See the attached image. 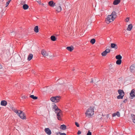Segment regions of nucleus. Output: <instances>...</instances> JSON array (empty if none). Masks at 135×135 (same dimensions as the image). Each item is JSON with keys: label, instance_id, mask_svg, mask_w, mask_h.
I'll return each mask as SVG.
<instances>
[{"label": "nucleus", "instance_id": "obj_25", "mask_svg": "<svg viewBox=\"0 0 135 135\" xmlns=\"http://www.w3.org/2000/svg\"><path fill=\"white\" fill-rule=\"evenodd\" d=\"M131 116L132 117V119L133 123H135V115L133 114H131Z\"/></svg>", "mask_w": 135, "mask_h": 135}, {"label": "nucleus", "instance_id": "obj_21", "mask_svg": "<svg viewBox=\"0 0 135 135\" xmlns=\"http://www.w3.org/2000/svg\"><path fill=\"white\" fill-rule=\"evenodd\" d=\"M66 128V126L64 124L61 125L60 127V128L63 130H65Z\"/></svg>", "mask_w": 135, "mask_h": 135}, {"label": "nucleus", "instance_id": "obj_32", "mask_svg": "<svg viewBox=\"0 0 135 135\" xmlns=\"http://www.w3.org/2000/svg\"><path fill=\"white\" fill-rule=\"evenodd\" d=\"M11 0H8V1L6 2V7H7V6L8 5H9L10 2L11 1Z\"/></svg>", "mask_w": 135, "mask_h": 135}, {"label": "nucleus", "instance_id": "obj_43", "mask_svg": "<svg viewBox=\"0 0 135 135\" xmlns=\"http://www.w3.org/2000/svg\"><path fill=\"white\" fill-rule=\"evenodd\" d=\"M37 2L39 4H41V2L40 1H38Z\"/></svg>", "mask_w": 135, "mask_h": 135}, {"label": "nucleus", "instance_id": "obj_27", "mask_svg": "<svg viewBox=\"0 0 135 135\" xmlns=\"http://www.w3.org/2000/svg\"><path fill=\"white\" fill-rule=\"evenodd\" d=\"M51 40L53 41H55L56 40V37L54 36H52L51 37Z\"/></svg>", "mask_w": 135, "mask_h": 135}, {"label": "nucleus", "instance_id": "obj_36", "mask_svg": "<svg viewBox=\"0 0 135 135\" xmlns=\"http://www.w3.org/2000/svg\"><path fill=\"white\" fill-rule=\"evenodd\" d=\"M87 135H91V133L89 131H88L87 134Z\"/></svg>", "mask_w": 135, "mask_h": 135}, {"label": "nucleus", "instance_id": "obj_38", "mask_svg": "<svg viewBox=\"0 0 135 135\" xmlns=\"http://www.w3.org/2000/svg\"><path fill=\"white\" fill-rule=\"evenodd\" d=\"M81 133V132L80 131H78V132H77V134L78 135L80 134Z\"/></svg>", "mask_w": 135, "mask_h": 135}, {"label": "nucleus", "instance_id": "obj_6", "mask_svg": "<svg viewBox=\"0 0 135 135\" xmlns=\"http://www.w3.org/2000/svg\"><path fill=\"white\" fill-rule=\"evenodd\" d=\"M56 6L55 9L56 11L59 12L61 11V8L60 6V4H57Z\"/></svg>", "mask_w": 135, "mask_h": 135}, {"label": "nucleus", "instance_id": "obj_9", "mask_svg": "<svg viewBox=\"0 0 135 135\" xmlns=\"http://www.w3.org/2000/svg\"><path fill=\"white\" fill-rule=\"evenodd\" d=\"M45 132L48 135H50L51 134V130L49 129V128H46L44 130Z\"/></svg>", "mask_w": 135, "mask_h": 135}, {"label": "nucleus", "instance_id": "obj_12", "mask_svg": "<svg viewBox=\"0 0 135 135\" xmlns=\"http://www.w3.org/2000/svg\"><path fill=\"white\" fill-rule=\"evenodd\" d=\"M53 108L55 110V112L57 111H59L60 110V109L58 108V107L55 104H54Z\"/></svg>", "mask_w": 135, "mask_h": 135}, {"label": "nucleus", "instance_id": "obj_33", "mask_svg": "<svg viewBox=\"0 0 135 135\" xmlns=\"http://www.w3.org/2000/svg\"><path fill=\"white\" fill-rule=\"evenodd\" d=\"M75 124L76 126L77 127H79V124L77 122H75Z\"/></svg>", "mask_w": 135, "mask_h": 135}, {"label": "nucleus", "instance_id": "obj_34", "mask_svg": "<svg viewBox=\"0 0 135 135\" xmlns=\"http://www.w3.org/2000/svg\"><path fill=\"white\" fill-rule=\"evenodd\" d=\"M14 112L16 114H17L18 115V113H20V112H19V110H15L14 111Z\"/></svg>", "mask_w": 135, "mask_h": 135}, {"label": "nucleus", "instance_id": "obj_39", "mask_svg": "<svg viewBox=\"0 0 135 135\" xmlns=\"http://www.w3.org/2000/svg\"><path fill=\"white\" fill-rule=\"evenodd\" d=\"M26 96L25 95L22 96V98L23 99H26Z\"/></svg>", "mask_w": 135, "mask_h": 135}, {"label": "nucleus", "instance_id": "obj_10", "mask_svg": "<svg viewBox=\"0 0 135 135\" xmlns=\"http://www.w3.org/2000/svg\"><path fill=\"white\" fill-rule=\"evenodd\" d=\"M130 95L131 97H135V90L133 89L130 93Z\"/></svg>", "mask_w": 135, "mask_h": 135}, {"label": "nucleus", "instance_id": "obj_19", "mask_svg": "<svg viewBox=\"0 0 135 135\" xmlns=\"http://www.w3.org/2000/svg\"><path fill=\"white\" fill-rule=\"evenodd\" d=\"M111 47L113 48H115L117 49V46L115 44L111 43Z\"/></svg>", "mask_w": 135, "mask_h": 135}, {"label": "nucleus", "instance_id": "obj_3", "mask_svg": "<svg viewBox=\"0 0 135 135\" xmlns=\"http://www.w3.org/2000/svg\"><path fill=\"white\" fill-rule=\"evenodd\" d=\"M61 98L60 96H56L54 97H52L50 98L51 100L55 103L58 102Z\"/></svg>", "mask_w": 135, "mask_h": 135}, {"label": "nucleus", "instance_id": "obj_37", "mask_svg": "<svg viewBox=\"0 0 135 135\" xmlns=\"http://www.w3.org/2000/svg\"><path fill=\"white\" fill-rule=\"evenodd\" d=\"M129 17H127L126 19V22H128L129 21Z\"/></svg>", "mask_w": 135, "mask_h": 135}, {"label": "nucleus", "instance_id": "obj_4", "mask_svg": "<svg viewBox=\"0 0 135 135\" xmlns=\"http://www.w3.org/2000/svg\"><path fill=\"white\" fill-rule=\"evenodd\" d=\"M19 112H20V113H18V115L21 119H26V117L25 115V114L23 112L20 110H19Z\"/></svg>", "mask_w": 135, "mask_h": 135}, {"label": "nucleus", "instance_id": "obj_41", "mask_svg": "<svg viewBox=\"0 0 135 135\" xmlns=\"http://www.w3.org/2000/svg\"><path fill=\"white\" fill-rule=\"evenodd\" d=\"M127 101V99H125L124 100H123V102L124 103H126Z\"/></svg>", "mask_w": 135, "mask_h": 135}, {"label": "nucleus", "instance_id": "obj_26", "mask_svg": "<svg viewBox=\"0 0 135 135\" xmlns=\"http://www.w3.org/2000/svg\"><path fill=\"white\" fill-rule=\"evenodd\" d=\"M30 97L35 100L37 98V97L33 95H31L30 96Z\"/></svg>", "mask_w": 135, "mask_h": 135}, {"label": "nucleus", "instance_id": "obj_16", "mask_svg": "<svg viewBox=\"0 0 135 135\" xmlns=\"http://www.w3.org/2000/svg\"><path fill=\"white\" fill-rule=\"evenodd\" d=\"M66 49L70 51H72L74 50V48L72 46H68L66 47Z\"/></svg>", "mask_w": 135, "mask_h": 135}, {"label": "nucleus", "instance_id": "obj_17", "mask_svg": "<svg viewBox=\"0 0 135 135\" xmlns=\"http://www.w3.org/2000/svg\"><path fill=\"white\" fill-rule=\"evenodd\" d=\"M120 1V0H114L113 2V4L116 5L118 4Z\"/></svg>", "mask_w": 135, "mask_h": 135}, {"label": "nucleus", "instance_id": "obj_42", "mask_svg": "<svg viewBox=\"0 0 135 135\" xmlns=\"http://www.w3.org/2000/svg\"><path fill=\"white\" fill-rule=\"evenodd\" d=\"M91 81H90V83H93V79H91Z\"/></svg>", "mask_w": 135, "mask_h": 135}, {"label": "nucleus", "instance_id": "obj_5", "mask_svg": "<svg viewBox=\"0 0 135 135\" xmlns=\"http://www.w3.org/2000/svg\"><path fill=\"white\" fill-rule=\"evenodd\" d=\"M55 113H57V117L58 119L59 120H61V118L62 116V113L61 112V110H60L59 111H57L55 112Z\"/></svg>", "mask_w": 135, "mask_h": 135}, {"label": "nucleus", "instance_id": "obj_14", "mask_svg": "<svg viewBox=\"0 0 135 135\" xmlns=\"http://www.w3.org/2000/svg\"><path fill=\"white\" fill-rule=\"evenodd\" d=\"M55 3H54L53 1H51L49 2V4L51 7H54L55 6Z\"/></svg>", "mask_w": 135, "mask_h": 135}, {"label": "nucleus", "instance_id": "obj_29", "mask_svg": "<svg viewBox=\"0 0 135 135\" xmlns=\"http://www.w3.org/2000/svg\"><path fill=\"white\" fill-rule=\"evenodd\" d=\"M95 42V39L94 38L91 39L90 41V43L92 44H94Z\"/></svg>", "mask_w": 135, "mask_h": 135}, {"label": "nucleus", "instance_id": "obj_7", "mask_svg": "<svg viewBox=\"0 0 135 135\" xmlns=\"http://www.w3.org/2000/svg\"><path fill=\"white\" fill-rule=\"evenodd\" d=\"M130 71L131 72L134 73L135 72V65H132L130 68Z\"/></svg>", "mask_w": 135, "mask_h": 135}, {"label": "nucleus", "instance_id": "obj_31", "mask_svg": "<svg viewBox=\"0 0 135 135\" xmlns=\"http://www.w3.org/2000/svg\"><path fill=\"white\" fill-rule=\"evenodd\" d=\"M57 135H66L65 133H61L60 132H58L57 133Z\"/></svg>", "mask_w": 135, "mask_h": 135}, {"label": "nucleus", "instance_id": "obj_35", "mask_svg": "<svg viewBox=\"0 0 135 135\" xmlns=\"http://www.w3.org/2000/svg\"><path fill=\"white\" fill-rule=\"evenodd\" d=\"M115 113H116V115H117V116L118 117H119L120 116V113L118 112H117Z\"/></svg>", "mask_w": 135, "mask_h": 135}, {"label": "nucleus", "instance_id": "obj_18", "mask_svg": "<svg viewBox=\"0 0 135 135\" xmlns=\"http://www.w3.org/2000/svg\"><path fill=\"white\" fill-rule=\"evenodd\" d=\"M132 24L129 25L127 28V30L129 31H131L132 28Z\"/></svg>", "mask_w": 135, "mask_h": 135}, {"label": "nucleus", "instance_id": "obj_13", "mask_svg": "<svg viewBox=\"0 0 135 135\" xmlns=\"http://www.w3.org/2000/svg\"><path fill=\"white\" fill-rule=\"evenodd\" d=\"M118 91L119 94V95H123V96H124V93L123 91V90L119 89L118 90Z\"/></svg>", "mask_w": 135, "mask_h": 135}, {"label": "nucleus", "instance_id": "obj_30", "mask_svg": "<svg viewBox=\"0 0 135 135\" xmlns=\"http://www.w3.org/2000/svg\"><path fill=\"white\" fill-rule=\"evenodd\" d=\"M124 96L120 95H119L117 97V98L118 99H122Z\"/></svg>", "mask_w": 135, "mask_h": 135}, {"label": "nucleus", "instance_id": "obj_44", "mask_svg": "<svg viewBox=\"0 0 135 135\" xmlns=\"http://www.w3.org/2000/svg\"><path fill=\"white\" fill-rule=\"evenodd\" d=\"M2 68V67L1 65L0 64V69H1Z\"/></svg>", "mask_w": 135, "mask_h": 135}, {"label": "nucleus", "instance_id": "obj_24", "mask_svg": "<svg viewBox=\"0 0 135 135\" xmlns=\"http://www.w3.org/2000/svg\"><path fill=\"white\" fill-rule=\"evenodd\" d=\"M34 31L36 33H37L38 32V27L37 26H36L34 28Z\"/></svg>", "mask_w": 135, "mask_h": 135}, {"label": "nucleus", "instance_id": "obj_1", "mask_svg": "<svg viewBox=\"0 0 135 135\" xmlns=\"http://www.w3.org/2000/svg\"><path fill=\"white\" fill-rule=\"evenodd\" d=\"M117 17L116 13L114 11H113L111 14L108 15L105 20L106 22L109 23L113 21Z\"/></svg>", "mask_w": 135, "mask_h": 135}, {"label": "nucleus", "instance_id": "obj_20", "mask_svg": "<svg viewBox=\"0 0 135 135\" xmlns=\"http://www.w3.org/2000/svg\"><path fill=\"white\" fill-rule=\"evenodd\" d=\"M33 56V55L32 54H30L28 56L27 60L28 61L30 60L32 58Z\"/></svg>", "mask_w": 135, "mask_h": 135}, {"label": "nucleus", "instance_id": "obj_23", "mask_svg": "<svg viewBox=\"0 0 135 135\" xmlns=\"http://www.w3.org/2000/svg\"><path fill=\"white\" fill-rule=\"evenodd\" d=\"M115 58L116 59L118 60H121L122 58V56L120 55H117L115 57Z\"/></svg>", "mask_w": 135, "mask_h": 135}, {"label": "nucleus", "instance_id": "obj_15", "mask_svg": "<svg viewBox=\"0 0 135 135\" xmlns=\"http://www.w3.org/2000/svg\"><path fill=\"white\" fill-rule=\"evenodd\" d=\"M7 101L5 100H3L1 101V104L2 106H5L7 105Z\"/></svg>", "mask_w": 135, "mask_h": 135}, {"label": "nucleus", "instance_id": "obj_22", "mask_svg": "<svg viewBox=\"0 0 135 135\" xmlns=\"http://www.w3.org/2000/svg\"><path fill=\"white\" fill-rule=\"evenodd\" d=\"M28 7V6L27 4H24L23 6V8L25 10L27 9Z\"/></svg>", "mask_w": 135, "mask_h": 135}, {"label": "nucleus", "instance_id": "obj_11", "mask_svg": "<svg viewBox=\"0 0 135 135\" xmlns=\"http://www.w3.org/2000/svg\"><path fill=\"white\" fill-rule=\"evenodd\" d=\"M41 54L44 56H46L48 55L47 53L46 52V51L44 50H42Z\"/></svg>", "mask_w": 135, "mask_h": 135}, {"label": "nucleus", "instance_id": "obj_8", "mask_svg": "<svg viewBox=\"0 0 135 135\" xmlns=\"http://www.w3.org/2000/svg\"><path fill=\"white\" fill-rule=\"evenodd\" d=\"M110 51V50L109 49H106L105 51L102 53V55L103 56H105L107 53L109 52Z\"/></svg>", "mask_w": 135, "mask_h": 135}, {"label": "nucleus", "instance_id": "obj_28", "mask_svg": "<svg viewBox=\"0 0 135 135\" xmlns=\"http://www.w3.org/2000/svg\"><path fill=\"white\" fill-rule=\"evenodd\" d=\"M122 62L121 60H117L116 61V63L117 65H120Z\"/></svg>", "mask_w": 135, "mask_h": 135}, {"label": "nucleus", "instance_id": "obj_40", "mask_svg": "<svg viewBox=\"0 0 135 135\" xmlns=\"http://www.w3.org/2000/svg\"><path fill=\"white\" fill-rule=\"evenodd\" d=\"M116 115V113H114L112 115L113 117H114Z\"/></svg>", "mask_w": 135, "mask_h": 135}, {"label": "nucleus", "instance_id": "obj_2", "mask_svg": "<svg viewBox=\"0 0 135 135\" xmlns=\"http://www.w3.org/2000/svg\"><path fill=\"white\" fill-rule=\"evenodd\" d=\"M85 114L86 116H88L89 117H90L94 114V109L92 107H90L86 111Z\"/></svg>", "mask_w": 135, "mask_h": 135}]
</instances>
